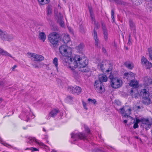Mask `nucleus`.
<instances>
[{"label": "nucleus", "mask_w": 152, "mask_h": 152, "mask_svg": "<svg viewBox=\"0 0 152 152\" xmlns=\"http://www.w3.org/2000/svg\"><path fill=\"white\" fill-rule=\"evenodd\" d=\"M80 56H79L75 55L71 57H62L61 58L64 66L69 67L71 70H74L77 67V61L80 59Z\"/></svg>", "instance_id": "obj_1"}, {"label": "nucleus", "mask_w": 152, "mask_h": 152, "mask_svg": "<svg viewBox=\"0 0 152 152\" xmlns=\"http://www.w3.org/2000/svg\"><path fill=\"white\" fill-rule=\"evenodd\" d=\"M110 80V85L112 88L114 89L118 88L122 85V80L119 78L114 77L113 75H110L109 77Z\"/></svg>", "instance_id": "obj_2"}, {"label": "nucleus", "mask_w": 152, "mask_h": 152, "mask_svg": "<svg viewBox=\"0 0 152 152\" xmlns=\"http://www.w3.org/2000/svg\"><path fill=\"white\" fill-rule=\"evenodd\" d=\"M77 67L80 71L82 72H86L89 71V69L86 67L88 64V61L86 58H82L80 56V59L78 61Z\"/></svg>", "instance_id": "obj_3"}, {"label": "nucleus", "mask_w": 152, "mask_h": 152, "mask_svg": "<svg viewBox=\"0 0 152 152\" xmlns=\"http://www.w3.org/2000/svg\"><path fill=\"white\" fill-rule=\"evenodd\" d=\"M60 53L62 57H70L72 55V49L66 45H61L59 48Z\"/></svg>", "instance_id": "obj_4"}, {"label": "nucleus", "mask_w": 152, "mask_h": 152, "mask_svg": "<svg viewBox=\"0 0 152 152\" xmlns=\"http://www.w3.org/2000/svg\"><path fill=\"white\" fill-rule=\"evenodd\" d=\"M59 37V35L58 33L56 32H53L48 35V39L49 41L54 47H55L58 45Z\"/></svg>", "instance_id": "obj_5"}, {"label": "nucleus", "mask_w": 152, "mask_h": 152, "mask_svg": "<svg viewBox=\"0 0 152 152\" xmlns=\"http://www.w3.org/2000/svg\"><path fill=\"white\" fill-rule=\"evenodd\" d=\"M93 23H94L95 25V27L94 29V33L93 34L95 40V45L96 47L99 48L100 47V42L98 37L97 33L95 31V29H98L99 27V25L98 23H96V21H95V22H93Z\"/></svg>", "instance_id": "obj_6"}, {"label": "nucleus", "mask_w": 152, "mask_h": 152, "mask_svg": "<svg viewBox=\"0 0 152 152\" xmlns=\"http://www.w3.org/2000/svg\"><path fill=\"white\" fill-rule=\"evenodd\" d=\"M140 94L142 98L145 99V101H144V103L145 104L148 105L150 103V99H148L149 96V92L147 90L145 89H142L140 92Z\"/></svg>", "instance_id": "obj_7"}, {"label": "nucleus", "mask_w": 152, "mask_h": 152, "mask_svg": "<svg viewBox=\"0 0 152 152\" xmlns=\"http://www.w3.org/2000/svg\"><path fill=\"white\" fill-rule=\"evenodd\" d=\"M27 55L28 57L31 60L35 61H41L44 59V57L42 56L34 53H28Z\"/></svg>", "instance_id": "obj_8"}, {"label": "nucleus", "mask_w": 152, "mask_h": 152, "mask_svg": "<svg viewBox=\"0 0 152 152\" xmlns=\"http://www.w3.org/2000/svg\"><path fill=\"white\" fill-rule=\"evenodd\" d=\"M71 134V138L74 141H75L79 139L83 140L87 139V136L84 133H79L77 134L72 133Z\"/></svg>", "instance_id": "obj_9"}, {"label": "nucleus", "mask_w": 152, "mask_h": 152, "mask_svg": "<svg viewBox=\"0 0 152 152\" xmlns=\"http://www.w3.org/2000/svg\"><path fill=\"white\" fill-rule=\"evenodd\" d=\"M68 91L71 92L72 94H76L77 95L79 94L81 92V88L77 86H68Z\"/></svg>", "instance_id": "obj_10"}, {"label": "nucleus", "mask_w": 152, "mask_h": 152, "mask_svg": "<svg viewBox=\"0 0 152 152\" xmlns=\"http://www.w3.org/2000/svg\"><path fill=\"white\" fill-rule=\"evenodd\" d=\"M94 87L97 91L99 93H102L104 91V86L102 83L98 80L95 82Z\"/></svg>", "instance_id": "obj_11"}, {"label": "nucleus", "mask_w": 152, "mask_h": 152, "mask_svg": "<svg viewBox=\"0 0 152 152\" xmlns=\"http://www.w3.org/2000/svg\"><path fill=\"white\" fill-rule=\"evenodd\" d=\"M141 63L146 69H149L152 67V64L148 61L144 57L142 56L141 59Z\"/></svg>", "instance_id": "obj_12"}, {"label": "nucleus", "mask_w": 152, "mask_h": 152, "mask_svg": "<svg viewBox=\"0 0 152 152\" xmlns=\"http://www.w3.org/2000/svg\"><path fill=\"white\" fill-rule=\"evenodd\" d=\"M131 111V110L130 108H128L127 107H124L120 108L119 111V112L122 115H123L125 114L124 116L125 117H126V116L128 117H129V116L127 115V114L125 113L128 111L129 112L128 113L129 114H130Z\"/></svg>", "instance_id": "obj_13"}, {"label": "nucleus", "mask_w": 152, "mask_h": 152, "mask_svg": "<svg viewBox=\"0 0 152 152\" xmlns=\"http://www.w3.org/2000/svg\"><path fill=\"white\" fill-rule=\"evenodd\" d=\"M56 18L57 22L59 23L61 27H64V24L63 20V17L62 15L60 13H59L58 14V15L56 16Z\"/></svg>", "instance_id": "obj_14"}, {"label": "nucleus", "mask_w": 152, "mask_h": 152, "mask_svg": "<svg viewBox=\"0 0 152 152\" xmlns=\"http://www.w3.org/2000/svg\"><path fill=\"white\" fill-rule=\"evenodd\" d=\"M102 28L104 35V40L107 41L108 38V34L107 30L106 27L105 25L103 24H102Z\"/></svg>", "instance_id": "obj_15"}, {"label": "nucleus", "mask_w": 152, "mask_h": 152, "mask_svg": "<svg viewBox=\"0 0 152 152\" xmlns=\"http://www.w3.org/2000/svg\"><path fill=\"white\" fill-rule=\"evenodd\" d=\"M8 33L0 28V38L3 41H6Z\"/></svg>", "instance_id": "obj_16"}, {"label": "nucleus", "mask_w": 152, "mask_h": 152, "mask_svg": "<svg viewBox=\"0 0 152 152\" xmlns=\"http://www.w3.org/2000/svg\"><path fill=\"white\" fill-rule=\"evenodd\" d=\"M123 77L124 78H126L128 80H130L131 79L134 78V74L131 72H125L124 74Z\"/></svg>", "instance_id": "obj_17"}, {"label": "nucleus", "mask_w": 152, "mask_h": 152, "mask_svg": "<svg viewBox=\"0 0 152 152\" xmlns=\"http://www.w3.org/2000/svg\"><path fill=\"white\" fill-rule=\"evenodd\" d=\"M129 26L131 31H132L134 34L136 33V28L135 23L133 22L132 20L129 19Z\"/></svg>", "instance_id": "obj_18"}, {"label": "nucleus", "mask_w": 152, "mask_h": 152, "mask_svg": "<svg viewBox=\"0 0 152 152\" xmlns=\"http://www.w3.org/2000/svg\"><path fill=\"white\" fill-rule=\"evenodd\" d=\"M98 78L99 79V81L102 83L103 82H106L107 80V78L106 75L102 74L99 75Z\"/></svg>", "instance_id": "obj_19"}, {"label": "nucleus", "mask_w": 152, "mask_h": 152, "mask_svg": "<svg viewBox=\"0 0 152 152\" xmlns=\"http://www.w3.org/2000/svg\"><path fill=\"white\" fill-rule=\"evenodd\" d=\"M88 9L90 12L91 19L92 21V23L93 22H95V21H96L95 18L92 8L91 7H88Z\"/></svg>", "instance_id": "obj_20"}, {"label": "nucleus", "mask_w": 152, "mask_h": 152, "mask_svg": "<svg viewBox=\"0 0 152 152\" xmlns=\"http://www.w3.org/2000/svg\"><path fill=\"white\" fill-rule=\"evenodd\" d=\"M59 110L57 109H53L50 113L49 116L51 117L55 116L58 113Z\"/></svg>", "instance_id": "obj_21"}, {"label": "nucleus", "mask_w": 152, "mask_h": 152, "mask_svg": "<svg viewBox=\"0 0 152 152\" xmlns=\"http://www.w3.org/2000/svg\"><path fill=\"white\" fill-rule=\"evenodd\" d=\"M0 53L3 55L6 56H9L10 57L14 59V58L9 53L2 49L0 48Z\"/></svg>", "instance_id": "obj_22"}, {"label": "nucleus", "mask_w": 152, "mask_h": 152, "mask_svg": "<svg viewBox=\"0 0 152 152\" xmlns=\"http://www.w3.org/2000/svg\"><path fill=\"white\" fill-rule=\"evenodd\" d=\"M39 38L43 42H44L45 39H46V36L45 33L44 32L40 33L39 35Z\"/></svg>", "instance_id": "obj_23"}, {"label": "nucleus", "mask_w": 152, "mask_h": 152, "mask_svg": "<svg viewBox=\"0 0 152 152\" xmlns=\"http://www.w3.org/2000/svg\"><path fill=\"white\" fill-rule=\"evenodd\" d=\"M138 82L134 80H132L130 82L129 85L133 87L136 88L137 86Z\"/></svg>", "instance_id": "obj_24"}, {"label": "nucleus", "mask_w": 152, "mask_h": 152, "mask_svg": "<svg viewBox=\"0 0 152 152\" xmlns=\"http://www.w3.org/2000/svg\"><path fill=\"white\" fill-rule=\"evenodd\" d=\"M144 81L145 84L147 86H148L151 83L152 80L150 78L146 77L144 80Z\"/></svg>", "instance_id": "obj_25"}, {"label": "nucleus", "mask_w": 152, "mask_h": 152, "mask_svg": "<svg viewBox=\"0 0 152 152\" xmlns=\"http://www.w3.org/2000/svg\"><path fill=\"white\" fill-rule=\"evenodd\" d=\"M152 121L149 120L148 119L143 118L141 119V122L143 126H144L145 125H146L149 124Z\"/></svg>", "instance_id": "obj_26"}, {"label": "nucleus", "mask_w": 152, "mask_h": 152, "mask_svg": "<svg viewBox=\"0 0 152 152\" xmlns=\"http://www.w3.org/2000/svg\"><path fill=\"white\" fill-rule=\"evenodd\" d=\"M63 41L64 43H66L70 41V38L68 35H65L63 38Z\"/></svg>", "instance_id": "obj_27"}, {"label": "nucleus", "mask_w": 152, "mask_h": 152, "mask_svg": "<svg viewBox=\"0 0 152 152\" xmlns=\"http://www.w3.org/2000/svg\"><path fill=\"white\" fill-rule=\"evenodd\" d=\"M84 47V45L83 44H80L76 48L77 50L79 52L82 51Z\"/></svg>", "instance_id": "obj_28"}, {"label": "nucleus", "mask_w": 152, "mask_h": 152, "mask_svg": "<svg viewBox=\"0 0 152 152\" xmlns=\"http://www.w3.org/2000/svg\"><path fill=\"white\" fill-rule=\"evenodd\" d=\"M6 41H11L14 38V36L12 34L8 33Z\"/></svg>", "instance_id": "obj_29"}, {"label": "nucleus", "mask_w": 152, "mask_h": 152, "mask_svg": "<svg viewBox=\"0 0 152 152\" xmlns=\"http://www.w3.org/2000/svg\"><path fill=\"white\" fill-rule=\"evenodd\" d=\"M58 58L55 57V58L54 59H53V64L55 66L56 68V70L58 71Z\"/></svg>", "instance_id": "obj_30"}, {"label": "nucleus", "mask_w": 152, "mask_h": 152, "mask_svg": "<svg viewBox=\"0 0 152 152\" xmlns=\"http://www.w3.org/2000/svg\"><path fill=\"white\" fill-rule=\"evenodd\" d=\"M99 69H101L102 72L104 70V65L103 62L99 64L97 66Z\"/></svg>", "instance_id": "obj_31"}, {"label": "nucleus", "mask_w": 152, "mask_h": 152, "mask_svg": "<svg viewBox=\"0 0 152 152\" xmlns=\"http://www.w3.org/2000/svg\"><path fill=\"white\" fill-rule=\"evenodd\" d=\"M124 64L126 67L129 69H132L134 67L132 64L128 63L127 62H125Z\"/></svg>", "instance_id": "obj_32"}, {"label": "nucleus", "mask_w": 152, "mask_h": 152, "mask_svg": "<svg viewBox=\"0 0 152 152\" xmlns=\"http://www.w3.org/2000/svg\"><path fill=\"white\" fill-rule=\"evenodd\" d=\"M40 4H44L48 3L50 0H38Z\"/></svg>", "instance_id": "obj_33"}, {"label": "nucleus", "mask_w": 152, "mask_h": 152, "mask_svg": "<svg viewBox=\"0 0 152 152\" xmlns=\"http://www.w3.org/2000/svg\"><path fill=\"white\" fill-rule=\"evenodd\" d=\"M88 102L91 104H95L97 102L96 100L95 99H91L89 98L88 99Z\"/></svg>", "instance_id": "obj_34"}, {"label": "nucleus", "mask_w": 152, "mask_h": 152, "mask_svg": "<svg viewBox=\"0 0 152 152\" xmlns=\"http://www.w3.org/2000/svg\"><path fill=\"white\" fill-rule=\"evenodd\" d=\"M47 14L49 15L52 13V6L51 5H48L47 7Z\"/></svg>", "instance_id": "obj_35"}, {"label": "nucleus", "mask_w": 152, "mask_h": 152, "mask_svg": "<svg viewBox=\"0 0 152 152\" xmlns=\"http://www.w3.org/2000/svg\"><path fill=\"white\" fill-rule=\"evenodd\" d=\"M152 125V122H151V123L148 124H147L145 125L143 127L145 128V129L146 130H147L148 129H149L151 125Z\"/></svg>", "instance_id": "obj_36"}, {"label": "nucleus", "mask_w": 152, "mask_h": 152, "mask_svg": "<svg viewBox=\"0 0 152 152\" xmlns=\"http://www.w3.org/2000/svg\"><path fill=\"white\" fill-rule=\"evenodd\" d=\"M19 117L22 119L24 120H26L25 119L26 118V114L25 113H22L21 115H20Z\"/></svg>", "instance_id": "obj_37"}, {"label": "nucleus", "mask_w": 152, "mask_h": 152, "mask_svg": "<svg viewBox=\"0 0 152 152\" xmlns=\"http://www.w3.org/2000/svg\"><path fill=\"white\" fill-rule=\"evenodd\" d=\"M148 51L149 52V56L152 61V48H149Z\"/></svg>", "instance_id": "obj_38"}, {"label": "nucleus", "mask_w": 152, "mask_h": 152, "mask_svg": "<svg viewBox=\"0 0 152 152\" xmlns=\"http://www.w3.org/2000/svg\"><path fill=\"white\" fill-rule=\"evenodd\" d=\"M34 140L35 142L37 144L39 145L40 146H43L44 145V144L43 143L39 142V141H38L36 139H34Z\"/></svg>", "instance_id": "obj_39"}, {"label": "nucleus", "mask_w": 152, "mask_h": 152, "mask_svg": "<svg viewBox=\"0 0 152 152\" xmlns=\"http://www.w3.org/2000/svg\"><path fill=\"white\" fill-rule=\"evenodd\" d=\"M80 31L82 33H85V29L83 26L80 25Z\"/></svg>", "instance_id": "obj_40"}, {"label": "nucleus", "mask_w": 152, "mask_h": 152, "mask_svg": "<svg viewBox=\"0 0 152 152\" xmlns=\"http://www.w3.org/2000/svg\"><path fill=\"white\" fill-rule=\"evenodd\" d=\"M112 66L110 65L109 68L106 70V72H110L111 73L112 70Z\"/></svg>", "instance_id": "obj_41"}, {"label": "nucleus", "mask_w": 152, "mask_h": 152, "mask_svg": "<svg viewBox=\"0 0 152 152\" xmlns=\"http://www.w3.org/2000/svg\"><path fill=\"white\" fill-rule=\"evenodd\" d=\"M73 98L70 96H68L66 98V100L67 101H70L72 100Z\"/></svg>", "instance_id": "obj_42"}, {"label": "nucleus", "mask_w": 152, "mask_h": 152, "mask_svg": "<svg viewBox=\"0 0 152 152\" xmlns=\"http://www.w3.org/2000/svg\"><path fill=\"white\" fill-rule=\"evenodd\" d=\"M82 104L84 107V108L86 110H88V108L87 107V104L84 101L82 102Z\"/></svg>", "instance_id": "obj_43"}, {"label": "nucleus", "mask_w": 152, "mask_h": 152, "mask_svg": "<svg viewBox=\"0 0 152 152\" xmlns=\"http://www.w3.org/2000/svg\"><path fill=\"white\" fill-rule=\"evenodd\" d=\"M25 113L26 114V118L27 119H29V115H30V113L29 112H27Z\"/></svg>", "instance_id": "obj_44"}, {"label": "nucleus", "mask_w": 152, "mask_h": 152, "mask_svg": "<svg viewBox=\"0 0 152 152\" xmlns=\"http://www.w3.org/2000/svg\"><path fill=\"white\" fill-rule=\"evenodd\" d=\"M138 127V125L137 123H135L133 126V128L135 129Z\"/></svg>", "instance_id": "obj_45"}, {"label": "nucleus", "mask_w": 152, "mask_h": 152, "mask_svg": "<svg viewBox=\"0 0 152 152\" xmlns=\"http://www.w3.org/2000/svg\"><path fill=\"white\" fill-rule=\"evenodd\" d=\"M114 11L113 10H111V17L112 19H114Z\"/></svg>", "instance_id": "obj_46"}, {"label": "nucleus", "mask_w": 152, "mask_h": 152, "mask_svg": "<svg viewBox=\"0 0 152 152\" xmlns=\"http://www.w3.org/2000/svg\"><path fill=\"white\" fill-rule=\"evenodd\" d=\"M31 150L32 151H39L38 149L37 148H36L32 147L31 148Z\"/></svg>", "instance_id": "obj_47"}, {"label": "nucleus", "mask_w": 152, "mask_h": 152, "mask_svg": "<svg viewBox=\"0 0 152 152\" xmlns=\"http://www.w3.org/2000/svg\"><path fill=\"white\" fill-rule=\"evenodd\" d=\"M32 65L33 66V67L34 68H39V67L36 64H32Z\"/></svg>", "instance_id": "obj_48"}, {"label": "nucleus", "mask_w": 152, "mask_h": 152, "mask_svg": "<svg viewBox=\"0 0 152 152\" xmlns=\"http://www.w3.org/2000/svg\"><path fill=\"white\" fill-rule=\"evenodd\" d=\"M141 120H140L139 119H138L136 118V122L135 123H137V124H138V123L141 122Z\"/></svg>", "instance_id": "obj_49"}, {"label": "nucleus", "mask_w": 152, "mask_h": 152, "mask_svg": "<svg viewBox=\"0 0 152 152\" xmlns=\"http://www.w3.org/2000/svg\"><path fill=\"white\" fill-rule=\"evenodd\" d=\"M86 131L88 133H89L90 132V130L88 128H85Z\"/></svg>", "instance_id": "obj_50"}, {"label": "nucleus", "mask_w": 152, "mask_h": 152, "mask_svg": "<svg viewBox=\"0 0 152 152\" xmlns=\"http://www.w3.org/2000/svg\"><path fill=\"white\" fill-rule=\"evenodd\" d=\"M17 67V66L16 65H14L12 68L11 69L12 71H14V69Z\"/></svg>", "instance_id": "obj_51"}, {"label": "nucleus", "mask_w": 152, "mask_h": 152, "mask_svg": "<svg viewBox=\"0 0 152 152\" xmlns=\"http://www.w3.org/2000/svg\"><path fill=\"white\" fill-rule=\"evenodd\" d=\"M102 50L103 52H104V53H106V50L103 47L102 48Z\"/></svg>", "instance_id": "obj_52"}, {"label": "nucleus", "mask_w": 152, "mask_h": 152, "mask_svg": "<svg viewBox=\"0 0 152 152\" xmlns=\"http://www.w3.org/2000/svg\"><path fill=\"white\" fill-rule=\"evenodd\" d=\"M115 102L118 105H120L121 104V102L119 101H116Z\"/></svg>", "instance_id": "obj_53"}, {"label": "nucleus", "mask_w": 152, "mask_h": 152, "mask_svg": "<svg viewBox=\"0 0 152 152\" xmlns=\"http://www.w3.org/2000/svg\"><path fill=\"white\" fill-rule=\"evenodd\" d=\"M137 95H138V94L137 93L136 94H135L134 95H132V96L133 97H134L135 98H136L137 97Z\"/></svg>", "instance_id": "obj_54"}, {"label": "nucleus", "mask_w": 152, "mask_h": 152, "mask_svg": "<svg viewBox=\"0 0 152 152\" xmlns=\"http://www.w3.org/2000/svg\"><path fill=\"white\" fill-rule=\"evenodd\" d=\"M129 39L128 40H131V35L130 34H129Z\"/></svg>", "instance_id": "obj_55"}, {"label": "nucleus", "mask_w": 152, "mask_h": 152, "mask_svg": "<svg viewBox=\"0 0 152 152\" xmlns=\"http://www.w3.org/2000/svg\"><path fill=\"white\" fill-rule=\"evenodd\" d=\"M97 152H102V151L101 150H100L99 149H97L96 150Z\"/></svg>", "instance_id": "obj_56"}, {"label": "nucleus", "mask_w": 152, "mask_h": 152, "mask_svg": "<svg viewBox=\"0 0 152 152\" xmlns=\"http://www.w3.org/2000/svg\"><path fill=\"white\" fill-rule=\"evenodd\" d=\"M131 43V40H128V44H130Z\"/></svg>", "instance_id": "obj_57"}, {"label": "nucleus", "mask_w": 152, "mask_h": 152, "mask_svg": "<svg viewBox=\"0 0 152 152\" xmlns=\"http://www.w3.org/2000/svg\"><path fill=\"white\" fill-rule=\"evenodd\" d=\"M127 120H125L124 121V122L125 123H127Z\"/></svg>", "instance_id": "obj_58"}, {"label": "nucleus", "mask_w": 152, "mask_h": 152, "mask_svg": "<svg viewBox=\"0 0 152 152\" xmlns=\"http://www.w3.org/2000/svg\"><path fill=\"white\" fill-rule=\"evenodd\" d=\"M51 152H56L57 151H56L55 150H52V151H51Z\"/></svg>", "instance_id": "obj_59"}, {"label": "nucleus", "mask_w": 152, "mask_h": 152, "mask_svg": "<svg viewBox=\"0 0 152 152\" xmlns=\"http://www.w3.org/2000/svg\"><path fill=\"white\" fill-rule=\"evenodd\" d=\"M43 131L44 132H46V130L44 128H43Z\"/></svg>", "instance_id": "obj_60"}, {"label": "nucleus", "mask_w": 152, "mask_h": 152, "mask_svg": "<svg viewBox=\"0 0 152 152\" xmlns=\"http://www.w3.org/2000/svg\"><path fill=\"white\" fill-rule=\"evenodd\" d=\"M2 101V99L1 98H0V104L1 102Z\"/></svg>", "instance_id": "obj_61"}, {"label": "nucleus", "mask_w": 152, "mask_h": 152, "mask_svg": "<svg viewBox=\"0 0 152 152\" xmlns=\"http://www.w3.org/2000/svg\"><path fill=\"white\" fill-rule=\"evenodd\" d=\"M29 149H31H31H30V148H26V150H29Z\"/></svg>", "instance_id": "obj_62"}, {"label": "nucleus", "mask_w": 152, "mask_h": 152, "mask_svg": "<svg viewBox=\"0 0 152 152\" xmlns=\"http://www.w3.org/2000/svg\"><path fill=\"white\" fill-rule=\"evenodd\" d=\"M45 138H48V136H46V137H45Z\"/></svg>", "instance_id": "obj_63"}, {"label": "nucleus", "mask_w": 152, "mask_h": 152, "mask_svg": "<svg viewBox=\"0 0 152 152\" xmlns=\"http://www.w3.org/2000/svg\"><path fill=\"white\" fill-rule=\"evenodd\" d=\"M133 92V91L132 90H131V92L132 93Z\"/></svg>", "instance_id": "obj_64"}]
</instances>
